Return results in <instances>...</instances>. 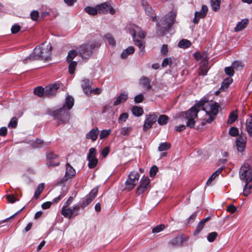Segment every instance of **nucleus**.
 Returning a JSON list of instances; mask_svg holds the SVG:
<instances>
[{
    "instance_id": "nucleus-24",
    "label": "nucleus",
    "mask_w": 252,
    "mask_h": 252,
    "mask_svg": "<svg viewBox=\"0 0 252 252\" xmlns=\"http://www.w3.org/2000/svg\"><path fill=\"white\" fill-rule=\"evenodd\" d=\"M135 49L133 46H129L123 51L121 54L122 59H126L129 55L132 54L134 52Z\"/></svg>"
},
{
    "instance_id": "nucleus-62",
    "label": "nucleus",
    "mask_w": 252,
    "mask_h": 252,
    "mask_svg": "<svg viewBox=\"0 0 252 252\" xmlns=\"http://www.w3.org/2000/svg\"><path fill=\"white\" fill-rule=\"evenodd\" d=\"M57 157V155L52 152L49 153L47 154V158L48 159V160H52L56 159Z\"/></svg>"
},
{
    "instance_id": "nucleus-40",
    "label": "nucleus",
    "mask_w": 252,
    "mask_h": 252,
    "mask_svg": "<svg viewBox=\"0 0 252 252\" xmlns=\"http://www.w3.org/2000/svg\"><path fill=\"white\" fill-rule=\"evenodd\" d=\"M209 68L207 65L202 64L199 68V74L203 76L206 75L207 73Z\"/></svg>"
},
{
    "instance_id": "nucleus-20",
    "label": "nucleus",
    "mask_w": 252,
    "mask_h": 252,
    "mask_svg": "<svg viewBox=\"0 0 252 252\" xmlns=\"http://www.w3.org/2000/svg\"><path fill=\"white\" fill-rule=\"evenodd\" d=\"M127 94L125 92L121 93L120 95L117 97L116 100L114 102V106H117L121 103L125 102L127 99Z\"/></svg>"
},
{
    "instance_id": "nucleus-50",
    "label": "nucleus",
    "mask_w": 252,
    "mask_h": 252,
    "mask_svg": "<svg viewBox=\"0 0 252 252\" xmlns=\"http://www.w3.org/2000/svg\"><path fill=\"white\" fill-rule=\"evenodd\" d=\"M96 150L94 148H91L89 150V153L87 158H96Z\"/></svg>"
},
{
    "instance_id": "nucleus-34",
    "label": "nucleus",
    "mask_w": 252,
    "mask_h": 252,
    "mask_svg": "<svg viewBox=\"0 0 252 252\" xmlns=\"http://www.w3.org/2000/svg\"><path fill=\"white\" fill-rule=\"evenodd\" d=\"M171 147V144L168 142H163L159 144V146L158 147V150L159 151H166L170 149Z\"/></svg>"
},
{
    "instance_id": "nucleus-47",
    "label": "nucleus",
    "mask_w": 252,
    "mask_h": 252,
    "mask_svg": "<svg viewBox=\"0 0 252 252\" xmlns=\"http://www.w3.org/2000/svg\"><path fill=\"white\" fill-rule=\"evenodd\" d=\"M111 132V131L110 129H109V130H106V129L102 130L100 132V136H99L100 139H103L104 138H105L106 137H107L110 134Z\"/></svg>"
},
{
    "instance_id": "nucleus-4",
    "label": "nucleus",
    "mask_w": 252,
    "mask_h": 252,
    "mask_svg": "<svg viewBox=\"0 0 252 252\" xmlns=\"http://www.w3.org/2000/svg\"><path fill=\"white\" fill-rule=\"evenodd\" d=\"M94 45L92 43H87L80 45L78 48L80 57L83 59H88L92 56Z\"/></svg>"
},
{
    "instance_id": "nucleus-16",
    "label": "nucleus",
    "mask_w": 252,
    "mask_h": 252,
    "mask_svg": "<svg viewBox=\"0 0 252 252\" xmlns=\"http://www.w3.org/2000/svg\"><path fill=\"white\" fill-rule=\"evenodd\" d=\"M76 174L75 170L72 167L71 165L68 163L66 164V172L64 178L65 180L72 178Z\"/></svg>"
},
{
    "instance_id": "nucleus-36",
    "label": "nucleus",
    "mask_w": 252,
    "mask_h": 252,
    "mask_svg": "<svg viewBox=\"0 0 252 252\" xmlns=\"http://www.w3.org/2000/svg\"><path fill=\"white\" fill-rule=\"evenodd\" d=\"M168 120L169 118L166 115H161L158 119V122L160 125H164L167 123Z\"/></svg>"
},
{
    "instance_id": "nucleus-7",
    "label": "nucleus",
    "mask_w": 252,
    "mask_h": 252,
    "mask_svg": "<svg viewBox=\"0 0 252 252\" xmlns=\"http://www.w3.org/2000/svg\"><path fill=\"white\" fill-rule=\"evenodd\" d=\"M80 209L79 205H75L72 209L68 207H63L61 209V214L65 218L70 219L79 214Z\"/></svg>"
},
{
    "instance_id": "nucleus-2",
    "label": "nucleus",
    "mask_w": 252,
    "mask_h": 252,
    "mask_svg": "<svg viewBox=\"0 0 252 252\" xmlns=\"http://www.w3.org/2000/svg\"><path fill=\"white\" fill-rule=\"evenodd\" d=\"M52 49V46L50 43L45 42L40 46H37L34 49L32 55L29 57L31 60L40 59L47 61L50 60Z\"/></svg>"
},
{
    "instance_id": "nucleus-17",
    "label": "nucleus",
    "mask_w": 252,
    "mask_h": 252,
    "mask_svg": "<svg viewBox=\"0 0 252 252\" xmlns=\"http://www.w3.org/2000/svg\"><path fill=\"white\" fill-rule=\"evenodd\" d=\"M99 132V131L98 128L95 127L87 133L86 138L88 139H91L94 142L96 140Z\"/></svg>"
},
{
    "instance_id": "nucleus-22",
    "label": "nucleus",
    "mask_w": 252,
    "mask_h": 252,
    "mask_svg": "<svg viewBox=\"0 0 252 252\" xmlns=\"http://www.w3.org/2000/svg\"><path fill=\"white\" fill-rule=\"evenodd\" d=\"M135 44L137 45L139 48V52L138 53L140 57H143L144 56L145 53V43L143 42L142 41L140 40H138L136 39V41H135Z\"/></svg>"
},
{
    "instance_id": "nucleus-30",
    "label": "nucleus",
    "mask_w": 252,
    "mask_h": 252,
    "mask_svg": "<svg viewBox=\"0 0 252 252\" xmlns=\"http://www.w3.org/2000/svg\"><path fill=\"white\" fill-rule=\"evenodd\" d=\"M191 43L190 41L187 39H182L178 43V46L181 48H187L191 45Z\"/></svg>"
},
{
    "instance_id": "nucleus-25",
    "label": "nucleus",
    "mask_w": 252,
    "mask_h": 252,
    "mask_svg": "<svg viewBox=\"0 0 252 252\" xmlns=\"http://www.w3.org/2000/svg\"><path fill=\"white\" fill-rule=\"evenodd\" d=\"M84 10L87 13L92 16L96 15L98 13L97 5L95 7L87 6Z\"/></svg>"
},
{
    "instance_id": "nucleus-33",
    "label": "nucleus",
    "mask_w": 252,
    "mask_h": 252,
    "mask_svg": "<svg viewBox=\"0 0 252 252\" xmlns=\"http://www.w3.org/2000/svg\"><path fill=\"white\" fill-rule=\"evenodd\" d=\"M232 79L231 78H227L225 79L222 82L220 90L224 91L225 89H227L229 85L232 83Z\"/></svg>"
},
{
    "instance_id": "nucleus-42",
    "label": "nucleus",
    "mask_w": 252,
    "mask_h": 252,
    "mask_svg": "<svg viewBox=\"0 0 252 252\" xmlns=\"http://www.w3.org/2000/svg\"><path fill=\"white\" fill-rule=\"evenodd\" d=\"M70 63L68 67V71L70 74H73L76 68V66L77 64L76 62L75 61H71L70 62Z\"/></svg>"
},
{
    "instance_id": "nucleus-43",
    "label": "nucleus",
    "mask_w": 252,
    "mask_h": 252,
    "mask_svg": "<svg viewBox=\"0 0 252 252\" xmlns=\"http://www.w3.org/2000/svg\"><path fill=\"white\" fill-rule=\"evenodd\" d=\"M105 39L108 43L112 46H114L115 45V41L113 37V36L110 34H107L105 36Z\"/></svg>"
},
{
    "instance_id": "nucleus-19",
    "label": "nucleus",
    "mask_w": 252,
    "mask_h": 252,
    "mask_svg": "<svg viewBox=\"0 0 252 252\" xmlns=\"http://www.w3.org/2000/svg\"><path fill=\"white\" fill-rule=\"evenodd\" d=\"M139 83L141 86L148 90L151 88V80L147 77L142 76L140 79Z\"/></svg>"
},
{
    "instance_id": "nucleus-57",
    "label": "nucleus",
    "mask_w": 252,
    "mask_h": 252,
    "mask_svg": "<svg viewBox=\"0 0 252 252\" xmlns=\"http://www.w3.org/2000/svg\"><path fill=\"white\" fill-rule=\"evenodd\" d=\"M144 99V96L142 94H139L134 97V101L137 103L141 102Z\"/></svg>"
},
{
    "instance_id": "nucleus-58",
    "label": "nucleus",
    "mask_w": 252,
    "mask_h": 252,
    "mask_svg": "<svg viewBox=\"0 0 252 252\" xmlns=\"http://www.w3.org/2000/svg\"><path fill=\"white\" fill-rule=\"evenodd\" d=\"M31 17L32 20L36 21L39 17V13L37 11H33L31 13Z\"/></svg>"
},
{
    "instance_id": "nucleus-12",
    "label": "nucleus",
    "mask_w": 252,
    "mask_h": 252,
    "mask_svg": "<svg viewBox=\"0 0 252 252\" xmlns=\"http://www.w3.org/2000/svg\"><path fill=\"white\" fill-rule=\"evenodd\" d=\"M98 189L97 188L93 189L90 192L88 195L86 196L81 205L80 206V208H84L88 205H89L95 197L97 193Z\"/></svg>"
},
{
    "instance_id": "nucleus-23",
    "label": "nucleus",
    "mask_w": 252,
    "mask_h": 252,
    "mask_svg": "<svg viewBox=\"0 0 252 252\" xmlns=\"http://www.w3.org/2000/svg\"><path fill=\"white\" fill-rule=\"evenodd\" d=\"M74 103V99L71 96H67L65 99V103L63 105L65 106V109L69 110L73 106Z\"/></svg>"
},
{
    "instance_id": "nucleus-29",
    "label": "nucleus",
    "mask_w": 252,
    "mask_h": 252,
    "mask_svg": "<svg viewBox=\"0 0 252 252\" xmlns=\"http://www.w3.org/2000/svg\"><path fill=\"white\" fill-rule=\"evenodd\" d=\"M45 88L37 87L34 89V94L39 97L45 96Z\"/></svg>"
},
{
    "instance_id": "nucleus-28",
    "label": "nucleus",
    "mask_w": 252,
    "mask_h": 252,
    "mask_svg": "<svg viewBox=\"0 0 252 252\" xmlns=\"http://www.w3.org/2000/svg\"><path fill=\"white\" fill-rule=\"evenodd\" d=\"M133 114L137 117L141 116L143 114V110L141 107L134 106L131 109Z\"/></svg>"
},
{
    "instance_id": "nucleus-60",
    "label": "nucleus",
    "mask_w": 252,
    "mask_h": 252,
    "mask_svg": "<svg viewBox=\"0 0 252 252\" xmlns=\"http://www.w3.org/2000/svg\"><path fill=\"white\" fill-rule=\"evenodd\" d=\"M59 164H60V162L59 161H55L52 160H48L47 162V165L48 166L54 167V166H58Z\"/></svg>"
},
{
    "instance_id": "nucleus-56",
    "label": "nucleus",
    "mask_w": 252,
    "mask_h": 252,
    "mask_svg": "<svg viewBox=\"0 0 252 252\" xmlns=\"http://www.w3.org/2000/svg\"><path fill=\"white\" fill-rule=\"evenodd\" d=\"M158 171V168L156 165L153 166L150 171V175L151 177L154 176Z\"/></svg>"
},
{
    "instance_id": "nucleus-13",
    "label": "nucleus",
    "mask_w": 252,
    "mask_h": 252,
    "mask_svg": "<svg viewBox=\"0 0 252 252\" xmlns=\"http://www.w3.org/2000/svg\"><path fill=\"white\" fill-rule=\"evenodd\" d=\"M247 142V138L245 135L241 134L236 139V144L237 150L239 152H242L244 151Z\"/></svg>"
},
{
    "instance_id": "nucleus-51",
    "label": "nucleus",
    "mask_w": 252,
    "mask_h": 252,
    "mask_svg": "<svg viewBox=\"0 0 252 252\" xmlns=\"http://www.w3.org/2000/svg\"><path fill=\"white\" fill-rule=\"evenodd\" d=\"M225 73L229 76H232L234 73V71L232 66L226 67L224 69Z\"/></svg>"
},
{
    "instance_id": "nucleus-53",
    "label": "nucleus",
    "mask_w": 252,
    "mask_h": 252,
    "mask_svg": "<svg viewBox=\"0 0 252 252\" xmlns=\"http://www.w3.org/2000/svg\"><path fill=\"white\" fill-rule=\"evenodd\" d=\"M237 207L233 204L229 205L227 206L226 211L231 214H233L237 211Z\"/></svg>"
},
{
    "instance_id": "nucleus-55",
    "label": "nucleus",
    "mask_w": 252,
    "mask_h": 252,
    "mask_svg": "<svg viewBox=\"0 0 252 252\" xmlns=\"http://www.w3.org/2000/svg\"><path fill=\"white\" fill-rule=\"evenodd\" d=\"M208 56L206 53H202L201 57V63L202 64L207 65L208 64Z\"/></svg>"
},
{
    "instance_id": "nucleus-37",
    "label": "nucleus",
    "mask_w": 252,
    "mask_h": 252,
    "mask_svg": "<svg viewBox=\"0 0 252 252\" xmlns=\"http://www.w3.org/2000/svg\"><path fill=\"white\" fill-rule=\"evenodd\" d=\"M77 55V52L74 50H70L68 53L67 56V61L68 62L72 61V60Z\"/></svg>"
},
{
    "instance_id": "nucleus-3",
    "label": "nucleus",
    "mask_w": 252,
    "mask_h": 252,
    "mask_svg": "<svg viewBox=\"0 0 252 252\" xmlns=\"http://www.w3.org/2000/svg\"><path fill=\"white\" fill-rule=\"evenodd\" d=\"M176 13L171 11L160 19L157 23V30L163 32L171 28L175 21Z\"/></svg>"
},
{
    "instance_id": "nucleus-64",
    "label": "nucleus",
    "mask_w": 252,
    "mask_h": 252,
    "mask_svg": "<svg viewBox=\"0 0 252 252\" xmlns=\"http://www.w3.org/2000/svg\"><path fill=\"white\" fill-rule=\"evenodd\" d=\"M7 129L6 127H2L0 128V135L5 136L7 134Z\"/></svg>"
},
{
    "instance_id": "nucleus-59",
    "label": "nucleus",
    "mask_w": 252,
    "mask_h": 252,
    "mask_svg": "<svg viewBox=\"0 0 252 252\" xmlns=\"http://www.w3.org/2000/svg\"><path fill=\"white\" fill-rule=\"evenodd\" d=\"M21 27L19 25L15 24L11 28V32L12 33H16L20 30Z\"/></svg>"
},
{
    "instance_id": "nucleus-46",
    "label": "nucleus",
    "mask_w": 252,
    "mask_h": 252,
    "mask_svg": "<svg viewBox=\"0 0 252 252\" xmlns=\"http://www.w3.org/2000/svg\"><path fill=\"white\" fill-rule=\"evenodd\" d=\"M172 63V58H167L163 60L161 65L163 67H165L167 65H170Z\"/></svg>"
},
{
    "instance_id": "nucleus-9",
    "label": "nucleus",
    "mask_w": 252,
    "mask_h": 252,
    "mask_svg": "<svg viewBox=\"0 0 252 252\" xmlns=\"http://www.w3.org/2000/svg\"><path fill=\"white\" fill-rule=\"evenodd\" d=\"M97 8L99 14H106L109 12L111 14L113 15L115 13V9L108 2L97 5Z\"/></svg>"
},
{
    "instance_id": "nucleus-32",
    "label": "nucleus",
    "mask_w": 252,
    "mask_h": 252,
    "mask_svg": "<svg viewBox=\"0 0 252 252\" xmlns=\"http://www.w3.org/2000/svg\"><path fill=\"white\" fill-rule=\"evenodd\" d=\"M220 0H211V5L213 10L216 11L220 7Z\"/></svg>"
},
{
    "instance_id": "nucleus-63",
    "label": "nucleus",
    "mask_w": 252,
    "mask_h": 252,
    "mask_svg": "<svg viewBox=\"0 0 252 252\" xmlns=\"http://www.w3.org/2000/svg\"><path fill=\"white\" fill-rule=\"evenodd\" d=\"M52 204V202L48 201L43 203L41 205V207L43 209H47L49 208Z\"/></svg>"
},
{
    "instance_id": "nucleus-31",
    "label": "nucleus",
    "mask_w": 252,
    "mask_h": 252,
    "mask_svg": "<svg viewBox=\"0 0 252 252\" xmlns=\"http://www.w3.org/2000/svg\"><path fill=\"white\" fill-rule=\"evenodd\" d=\"M210 220L209 217L206 218L201 220L198 223L196 230L195 231V232L199 233L203 228L205 223L208 221Z\"/></svg>"
},
{
    "instance_id": "nucleus-61",
    "label": "nucleus",
    "mask_w": 252,
    "mask_h": 252,
    "mask_svg": "<svg viewBox=\"0 0 252 252\" xmlns=\"http://www.w3.org/2000/svg\"><path fill=\"white\" fill-rule=\"evenodd\" d=\"M232 66L233 68H235L236 69L242 68L243 67V65L241 62L239 61H235L232 64Z\"/></svg>"
},
{
    "instance_id": "nucleus-49",
    "label": "nucleus",
    "mask_w": 252,
    "mask_h": 252,
    "mask_svg": "<svg viewBox=\"0 0 252 252\" xmlns=\"http://www.w3.org/2000/svg\"><path fill=\"white\" fill-rule=\"evenodd\" d=\"M17 125V119L16 117H13L8 124L9 128H15Z\"/></svg>"
},
{
    "instance_id": "nucleus-27",
    "label": "nucleus",
    "mask_w": 252,
    "mask_h": 252,
    "mask_svg": "<svg viewBox=\"0 0 252 252\" xmlns=\"http://www.w3.org/2000/svg\"><path fill=\"white\" fill-rule=\"evenodd\" d=\"M246 127L250 137H252V117L250 116L246 121Z\"/></svg>"
},
{
    "instance_id": "nucleus-6",
    "label": "nucleus",
    "mask_w": 252,
    "mask_h": 252,
    "mask_svg": "<svg viewBox=\"0 0 252 252\" xmlns=\"http://www.w3.org/2000/svg\"><path fill=\"white\" fill-rule=\"evenodd\" d=\"M139 177V174L137 172H131L128 175V179L125 182L126 189L128 190L133 189L138 183Z\"/></svg>"
},
{
    "instance_id": "nucleus-21",
    "label": "nucleus",
    "mask_w": 252,
    "mask_h": 252,
    "mask_svg": "<svg viewBox=\"0 0 252 252\" xmlns=\"http://www.w3.org/2000/svg\"><path fill=\"white\" fill-rule=\"evenodd\" d=\"M249 21L247 19H243L239 22L234 28V31L238 32L245 29L248 24Z\"/></svg>"
},
{
    "instance_id": "nucleus-39",
    "label": "nucleus",
    "mask_w": 252,
    "mask_h": 252,
    "mask_svg": "<svg viewBox=\"0 0 252 252\" xmlns=\"http://www.w3.org/2000/svg\"><path fill=\"white\" fill-rule=\"evenodd\" d=\"M44 185L43 183L40 184L38 186L34 195V197L35 198H37L38 197V196L40 195L41 192L42 191L43 189H44Z\"/></svg>"
},
{
    "instance_id": "nucleus-35",
    "label": "nucleus",
    "mask_w": 252,
    "mask_h": 252,
    "mask_svg": "<svg viewBox=\"0 0 252 252\" xmlns=\"http://www.w3.org/2000/svg\"><path fill=\"white\" fill-rule=\"evenodd\" d=\"M237 118V113L236 111H233L230 113L229 114L228 119L227 120V123L228 124H232L235 121V120Z\"/></svg>"
},
{
    "instance_id": "nucleus-45",
    "label": "nucleus",
    "mask_w": 252,
    "mask_h": 252,
    "mask_svg": "<svg viewBox=\"0 0 252 252\" xmlns=\"http://www.w3.org/2000/svg\"><path fill=\"white\" fill-rule=\"evenodd\" d=\"M218 236V233L216 232H213L209 233L207 236V240L210 242H213Z\"/></svg>"
},
{
    "instance_id": "nucleus-11",
    "label": "nucleus",
    "mask_w": 252,
    "mask_h": 252,
    "mask_svg": "<svg viewBox=\"0 0 252 252\" xmlns=\"http://www.w3.org/2000/svg\"><path fill=\"white\" fill-rule=\"evenodd\" d=\"M59 88L60 85L57 83L48 85L45 87V96L50 97L54 96Z\"/></svg>"
},
{
    "instance_id": "nucleus-1",
    "label": "nucleus",
    "mask_w": 252,
    "mask_h": 252,
    "mask_svg": "<svg viewBox=\"0 0 252 252\" xmlns=\"http://www.w3.org/2000/svg\"><path fill=\"white\" fill-rule=\"evenodd\" d=\"M201 107H202V109L206 112V116L208 117L203 120L202 125H204L206 123H211L214 120L218 113L219 106L218 103L213 101H200L187 111L183 112L182 116L185 117L188 120L186 124L188 127H194L195 123V119L197 117L199 109Z\"/></svg>"
},
{
    "instance_id": "nucleus-10",
    "label": "nucleus",
    "mask_w": 252,
    "mask_h": 252,
    "mask_svg": "<svg viewBox=\"0 0 252 252\" xmlns=\"http://www.w3.org/2000/svg\"><path fill=\"white\" fill-rule=\"evenodd\" d=\"M129 32L132 36L134 42L136 41V34L137 33L140 38H144L145 37V33L138 26L133 25L128 28Z\"/></svg>"
},
{
    "instance_id": "nucleus-38",
    "label": "nucleus",
    "mask_w": 252,
    "mask_h": 252,
    "mask_svg": "<svg viewBox=\"0 0 252 252\" xmlns=\"http://www.w3.org/2000/svg\"><path fill=\"white\" fill-rule=\"evenodd\" d=\"M150 182V179L148 177H143L140 181V186L147 189V186L149 185Z\"/></svg>"
},
{
    "instance_id": "nucleus-15",
    "label": "nucleus",
    "mask_w": 252,
    "mask_h": 252,
    "mask_svg": "<svg viewBox=\"0 0 252 252\" xmlns=\"http://www.w3.org/2000/svg\"><path fill=\"white\" fill-rule=\"evenodd\" d=\"M157 120V117L155 115L152 114L147 116L143 125L144 130H146L150 128Z\"/></svg>"
},
{
    "instance_id": "nucleus-44",
    "label": "nucleus",
    "mask_w": 252,
    "mask_h": 252,
    "mask_svg": "<svg viewBox=\"0 0 252 252\" xmlns=\"http://www.w3.org/2000/svg\"><path fill=\"white\" fill-rule=\"evenodd\" d=\"M128 114L127 113H123L120 115L119 119L118 122L120 124H122L126 121L127 119L128 118Z\"/></svg>"
},
{
    "instance_id": "nucleus-48",
    "label": "nucleus",
    "mask_w": 252,
    "mask_h": 252,
    "mask_svg": "<svg viewBox=\"0 0 252 252\" xmlns=\"http://www.w3.org/2000/svg\"><path fill=\"white\" fill-rule=\"evenodd\" d=\"M229 133L231 136H236L239 134L238 129L236 127H232L229 130Z\"/></svg>"
},
{
    "instance_id": "nucleus-14",
    "label": "nucleus",
    "mask_w": 252,
    "mask_h": 252,
    "mask_svg": "<svg viewBox=\"0 0 252 252\" xmlns=\"http://www.w3.org/2000/svg\"><path fill=\"white\" fill-rule=\"evenodd\" d=\"M208 11V7L205 5H203L201 7L200 11L195 12L194 13V18L193 19V23L194 24H197L201 18H204Z\"/></svg>"
},
{
    "instance_id": "nucleus-8",
    "label": "nucleus",
    "mask_w": 252,
    "mask_h": 252,
    "mask_svg": "<svg viewBox=\"0 0 252 252\" xmlns=\"http://www.w3.org/2000/svg\"><path fill=\"white\" fill-rule=\"evenodd\" d=\"M67 111V110L65 109V106H63L61 108L54 111L53 112V115L57 120L61 122L64 123L68 121L69 118Z\"/></svg>"
},
{
    "instance_id": "nucleus-41",
    "label": "nucleus",
    "mask_w": 252,
    "mask_h": 252,
    "mask_svg": "<svg viewBox=\"0 0 252 252\" xmlns=\"http://www.w3.org/2000/svg\"><path fill=\"white\" fill-rule=\"evenodd\" d=\"M89 160L88 166L90 168H94L97 164L98 160L96 158H88Z\"/></svg>"
},
{
    "instance_id": "nucleus-18",
    "label": "nucleus",
    "mask_w": 252,
    "mask_h": 252,
    "mask_svg": "<svg viewBox=\"0 0 252 252\" xmlns=\"http://www.w3.org/2000/svg\"><path fill=\"white\" fill-rule=\"evenodd\" d=\"M82 87L84 93L89 95L92 93V89L91 88V82L88 79H84L82 81Z\"/></svg>"
},
{
    "instance_id": "nucleus-5",
    "label": "nucleus",
    "mask_w": 252,
    "mask_h": 252,
    "mask_svg": "<svg viewBox=\"0 0 252 252\" xmlns=\"http://www.w3.org/2000/svg\"><path fill=\"white\" fill-rule=\"evenodd\" d=\"M240 178L246 182L252 181V167L248 163L244 164L240 169Z\"/></svg>"
},
{
    "instance_id": "nucleus-52",
    "label": "nucleus",
    "mask_w": 252,
    "mask_h": 252,
    "mask_svg": "<svg viewBox=\"0 0 252 252\" xmlns=\"http://www.w3.org/2000/svg\"><path fill=\"white\" fill-rule=\"evenodd\" d=\"M131 130V127H124L122 128L121 134L123 135H127L129 132Z\"/></svg>"
},
{
    "instance_id": "nucleus-26",
    "label": "nucleus",
    "mask_w": 252,
    "mask_h": 252,
    "mask_svg": "<svg viewBox=\"0 0 252 252\" xmlns=\"http://www.w3.org/2000/svg\"><path fill=\"white\" fill-rule=\"evenodd\" d=\"M223 168L222 167H220L217 170H216L213 174L210 177L208 180L207 181L206 184L209 186L211 184V182L216 178V177L218 176L221 173Z\"/></svg>"
},
{
    "instance_id": "nucleus-54",
    "label": "nucleus",
    "mask_w": 252,
    "mask_h": 252,
    "mask_svg": "<svg viewBox=\"0 0 252 252\" xmlns=\"http://www.w3.org/2000/svg\"><path fill=\"white\" fill-rule=\"evenodd\" d=\"M164 227L165 226L163 224H160L155 227L153 229L152 231L153 233H158L160 232L161 230H162L164 228Z\"/></svg>"
}]
</instances>
